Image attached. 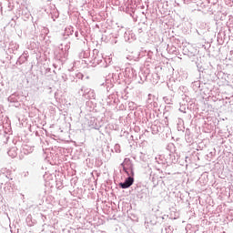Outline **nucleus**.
<instances>
[{"label":"nucleus","mask_w":233,"mask_h":233,"mask_svg":"<svg viewBox=\"0 0 233 233\" xmlns=\"http://www.w3.org/2000/svg\"><path fill=\"white\" fill-rule=\"evenodd\" d=\"M134 185V177H128L124 183H120L119 186L121 188H128Z\"/></svg>","instance_id":"1"},{"label":"nucleus","mask_w":233,"mask_h":233,"mask_svg":"<svg viewBox=\"0 0 233 233\" xmlns=\"http://www.w3.org/2000/svg\"><path fill=\"white\" fill-rule=\"evenodd\" d=\"M123 170H124V172H126V174H127V176L129 175V174H128V171L127 170V167H124Z\"/></svg>","instance_id":"2"}]
</instances>
